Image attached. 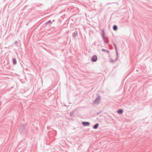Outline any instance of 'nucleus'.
<instances>
[{
	"label": "nucleus",
	"mask_w": 152,
	"mask_h": 152,
	"mask_svg": "<svg viewBox=\"0 0 152 152\" xmlns=\"http://www.w3.org/2000/svg\"><path fill=\"white\" fill-rule=\"evenodd\" d=\"M25 125L22 124L19 127V131L21 133H22L25 129Z\"/></svg>",
	"instance_id": "nucleus-1"
},
{
	"label": "nucleus",
	"mask_w": 152,
	"mask_h": 152,
	"mask_svg": "<svg viewBox=\"0 0 152 152\" xmlns=\"http://www.w3.org/2000/svg\"><path fill=\"white\" fill-rule=\"evenodd\" d=\"M98 59L96 55L93 56L91 58V60L93 62H96Z\"/></svg>",
	"instance_id": "nucleus-2"
},
{
	"label": "nucleus",
	"mask_w": 152,
	"mask_h": 152,
	"mask_svg": "<svg viewBox=\"0 0 152 152\" xmlns=\"http://www.w3.org/2000/svg\"><path fill=\"white\" fill-rule=\"evenodd\" d=\"M100 97L99 96H97V98L94 101V103L97 104H98L100 102Z\"/></svg>",
	"instance_id": "nucleus-3"
},
{
	"label": "nucleus",
	"mask_w": 152,
	"mask_h": 152,
	"mask_svg": "<svg viewBox=\"0 0 152 152\" xmlns=\"http://www.w3.org/2000/svg\"><path fill=\"white\" fill-rule=\"evenodd\" d=\"M82 124L84 126H88L90 125V123L88 122L83 121L82 122Z\"/></svg>",
	"instance_id": "nucleus-4"
},
{
	"label": "nucleus",
	"mask_w": 152,
	"mask_h": 152,
	"mask_svg": "<svg viewBox=\"0 0 152 152\" xmlns=\"http://www.w3.org/2000/svg\"><path fill=\"white\" fill-rule=\"evenodd\" d=\"M52 23V22L50 20H49L46 22L45 23V26H48V27H49L50 26L51 24Z\"/></svg>",
	"instance_id": "nucleus-5"
},
{
	"label": "nucleus",
	"mask_w": 152,
	"mask_h": 152,
	"mask_svg": "<svg viewBox=\"0 0 152 152\" xmlns=\"http://www.w3.org/2000/svg\"><path fill=\"white\" fill-rule=\"evenodd\" d=\"M113 45H114V47H115V52H116V55H117V58L118 57V50H117V47L116 46V45L115 43H113Z\"/></svg>",
	"instance_id": "nucleus-6"
},
{
	"label": "nucleus",
	"mask_w": 152,
	"mask_h": 152,
	"mask_svg": "<svg viewBox=\"0 0 152 152\" xmlns=\"http://www.w3.org/2000/svg\"><path fill=\"white\" fill-rule=\"evenodd\" d=\"M103 39L104 40V43L106 44H107L108 43L109 40L107 37H106L105 38V37H104V39Z\"/></svg>",
	"instance_id": "nucleus-7"
},
{
	"label": "nucleus",
	"mask_w": 152,
	"mask_h": 152,
	"mask_svg": "<svg viewBox=\"0 0 152 152\" xmlns=\"http://www.w3.org/2000/svg\"><path fill=\"white\" fill-rule=\"evenodd\" d=\"M99 126V124L98 123H96L94 124V125L93 126V128L94 129H97Z\"/></svg>",
	"instance_id": "nucleus-8"
},
{
	"label": "nucleus",
	"mask_w": 152,
	"mask_h": 152,
	"mask_svg": "<svg viewBox=\"0 0 152 152\" xmlns=\"http://www.w3.org/2000/svg\"><path fill=\"white\" fill-rule=\"evenodd\" d=\"M123 112V109H119L117 111L118 113L119 114H122Z\"/></svg>",
	"instance_id": "nucleus-9"
},
{
	"label": "nucleus",
	"mask_w": 152,
	"mask_h": 152,
	"mask_svg": "<svg viewBox=\"0 0 152 152\" xmlns=\"http://www.w3.org/2000/svg\"><path fill=\"white\" fill-rule=\"evenodd\" d=\"M78 34V32L77 31H75V32H74L72 34V36L75 37L76 36H77Z\"/></svg>",
	"instance_id": "nucleus-10"
},
{
	"label": "nucleus",
	"mask_w": 152,
	"mask_h": 152,
	"mask_svg": "<svg viewBox=\"0 0 152 152\" xmlns=\"http://www.w3.org/2000/svg\"><path fill=\"white\" fill-rule=\"evenodd\" d=\"M12 63L14 65H15L17 63L16 59L15 58H13L12 59Z\"/></svg>",
	"instance_id": "nucleus-11"
},
{
	"label": "nucleus",
	"mask_w": 152,
	"mask_h": 152,
	"mask_svg": "<svg viewBox=\"0 0 152 152\" xmlns=\"http://www.w3.org/2000/svg\"><path fill=\"white\" fill-rule=\"evenodd\" d=\"M118 57L117 58V56H116V58L114 60H113L112 59H111L110 60V61L112 63H113L115 61H116L118 60Z\"/></svg>",
	"instance_id": "nucleus-12"
},
{
	"label": "nucleus",
	"mask_w": 152,
	"mask_h": 152,
	"mask_svg": "<svg viewBox=\"0 0 152 152\" xmlns=\"http://www.w3.org/2000/svg\"><path fill=\"white\" fill-rule=\"evenodd\" d=\"M118 27L117 25H114L113 26V29L115 31H116L118 29Z\"/></svg>",
	"instance_id": "nucleus-13"
},
{
	"label": "nucleus",
	"mask_w": 152,
	"mask_h": 152,
	"mask_svg": "<svg viewBox=\"0 0 152 152\" xmlns=\"http://www.w3.org/2000/svg\"><path fill=\"white\" fill-rule=\"evenodd\" d=\"M102 39H104V38L105 37V32L104 29H102Z\"/></svg>",
	"instance_id": "nucleus-14"
},
{
	"label": "nucleus",
	"mask_w": 152,
	"mask_h": 152,
	"mask_svg": "<svg viewBox=\"0 0 152 152\" xmlns=\"http://www.w3.org/2000/svg\"><path fill=\"white\" fill-rule=\"evenodd\" d=\"M102 52H106V53H109L110 52L109 51V50H106L104 49H102Z\"/></svg>",
	"instance_id": "nucleus-15"
},
{
	"label": "nucleus",
	"mask_w": 152,
	"mask_h": 152,
	"mask_svg": "<svg viewBox=\"0 0 152 152\" xmlns=\"http://www.w3.org/2000/svg\"><path fill=\"white\" fill-rule=\"evenodd\" d=\"M74 114L73 112V111H71L69 115L71 117L74 116Z\"/></svg>",
	"instance_id": "nucleus-16"
},
{
	"label": "nucleus",
	"mask_w": 152,
	"mask_h": 152,
	"mask_svg": "<svg viewBox=\"0 0 152 152\" xmlns=\"http://www.w3.org/2000/svg\"><path fill=\"white\" fill-rule=\"evenodd\" d=\"M44 49H45L46 51H47V52H49L48 50L47 49H46V48H44Z\"/></svg>",
	"instance_id": "nucleus-17"
},
{
	"label": "nucleus",
	"mask_w": 152,
	"mask_h": 152,
	"mask_svg": "<svg viewBox=\"0 0 152 152\" xmlns=\"http://www.w3.org/2000/svg\"><path fill=\"white\" fill-rule=\"evenodd\" d=\"M101 113V112H97V114H99Z\"/></svg>",
	"instance_id": "nucleus-18"
},
{
	"label": "nucleus",
	"mask_w": 152,
	"mask_h": 152,
	"mask_svg": "<svg viewBox=\"0 0 152 152\" xmlns=\"http://www.w3.org/2000/svg\"><path fill=\"white\" fill-rule=\"evenodd\" d=\"M52 28L54 30L56 29V28L55 27H53V28Z\"/></svg>",
	"instance_id": "nucleus-19"
},
{
	"label": "nucleus",
	"mask_w": 152,
	"mask_h": 152,
	"mask_svg": "<svg viewBox=\"0 0 152 152\" xmlns=\"http://www.w3.org/2000/svg\"><path fill=\"white\" fill-rule=\"evenodd\" d=\"M17 42H17V41H15V43H17Z\"/></svg>",
	"instance_id": "nucleus-20"
},
{
	"label": "nucleus",
	"mask_w": 152,
	"mask_h": 152,
	"mask_svg": "<svg viewBox=\"0 0 152 152\" xmlns=\"http://www.w3.org/2000/svg\"><path fill=\"white\" fill-rule=\"evenodd\" d=\"M55 20H53V22H54V21Z\"/></svg>",
	"instance_id": "nucleus-21"
},
{
	"label": "nucleus",
	"mask_w": 152,
	"mask_h": 152,
	"mask_svg": "<svg viewBox=\"0 0 152 152\" xmlns=\"http://www.w3.org/2000/svg\"><path fill=\"white\" fill-rule=\"evenodd\" d=\"M40 5H42V4H40Z\"/></svg>",
	"instance_id": "nucleus-22"
},
{
	"label": "nucleus",
	"mask_w": 152,
	"mask_h": 152,
	"mask_svg": "<svg viewBox=\"0 0 152 152\" xmlns=\"http://www.w3.org/2000/svg\"><path fill=\"white\" fill-rule=\"evenodd\" d=\"M136 71L138 72V70H137Z\"/></svg>",
	"instance_id": "nucleus-23"
},
{
	"label": "nucleus",
	"mask_w": 152,
	"mask_h": 152,
	"mask_svg": "<svg viewBox=\"0 0 152 152\" xmlns=\"http://www.w3.org/2000/svg\"><path fill=\"white\" fill-rule=\"evenodd\" d=\"M51 69H53H53H52V68H51ZM53 70H54L53 69Z\"/></svg>",
	"instance_id": "nucleus-24"
}]
</instances>
